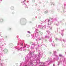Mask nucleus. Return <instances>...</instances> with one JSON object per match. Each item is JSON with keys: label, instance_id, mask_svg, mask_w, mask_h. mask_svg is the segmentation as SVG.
I'll return each mask as SVG.
<instances>
[{"label": "nucleus", "instance_id": "obj_7", "mask_svg": "<svg viewBox=\"0 0 66 66\" xmlns=\"http://www.w3.org/2000/svg\"><path fill=\"white\" fill-rule=\"evenodd\" d=\"M1 21H3V19H2L1 20Z\"/></svg>", "mask_w": 66, "mask_h": 66}, {"label": "nucleus", "instance_id": "obj_9", "mask_svg": "<svg viewBox=\"0 0 66 66\" xmlns=\"http://www.w3.org/2000/svg\"><path fill=\"white\" fill-rule=\"evenodd\" d=\"M5 38H7V36H6L5 37Z\"/></svg>", "mask_w": 66, "mask_h": 66}, {"label": "nucleus", "instance_id": "obj_3", "mask_svg": "<svg viewBox=\"0 0 66 66\" xmlns=\"http://www.w3.org/2000/svg\"><path fill=\"white\" fill-rule=\"evenodd\" d=\"M41 63L42 65H44L45 64V63L43 62H41Z\"/></svg>", "mask_w": 66, "mask_h": 66}, {"label": "nucleus", "instance_id": "obj_5", "mask_svg": "<svg viewBox=\"0 0 66 66\" xmlns=\"http://www.w3.org/2000/svg\"><path fill=\"white\" fill-rule=\"evenodd\" d=\"M59 56H60V57H61V56H62V55H59Z\"/></svg>", "mask_w": 66, "mask_h": 66}, {"label": "nucleus", "instance_id": "obj_1", "mask_svg": "<svg viewBox=\"0 0 66 66\" xmlns=\"http://www.w3.org/2000/svg\"><path fill=\"white\" fill-rule=\"evenodd\" d=\"M3 51H4V52H7L8 51V50H7V49L5 48L4 50Z\"/></svg>", "mask_w": 66, "mask_h": 66}, {"label": "nucleus", "instance_id": "obj_10", "mask_svg": "<svg viewBox=\"0 0 66 66\" xmlns=\"http://www.w3.org/2000/svg\"><path fill=\"white\" fill-rule=\"evenodd\" d=\"M25 66H27L26 65Z\"/></svg>", "mask_w": 66, "mask_h": 66}, {"label": "nucleus", "instance_id": "obj_8", "mask_svg": "<svg viewBox=\"0 0 66 66\" xmlns=\"http://www.w3.org/2000/svg\"><path fill=\"white\" fill-rule=\"evenodd\" d=\"M28 33H30V32L29 31H28Z\"/></svg>", "mask_w": 66, "mask_h": 66}, {"label": "nucleus", "instance_id": "obj_4", "mask_svg": "<svg viewBox=\"0 0 66 66\" xmlns=\"http://www.w3.org/2000/svg\"><path fill=\"white\" fill-rule=\"evenodd\" d=\"M11 9L12 10H14V7H12Z\"/></svg>", "mask_w": 66, "mask_h": 66}, {"label": "nucleus", "instance_id": "obj_6", "mask_svg": "<svg viewBox=\"0 0 66 66\" xmlns=\"http://www.w3.org/2000/svg\"><path fill=\"white\" fill-rule=\"evenodd\" d=\"M48 22H49V21H50V19L48 20Z\"/></svg>", "mask_w": 66, "mask_h": 66}, {"label": "nucleus", "instance_id": "obj_2", "mask_svg": "<svg viewBox=\"0 0 66 66\" xmlns=\"http://www.w3.org/2000/svg\"><path fill=\"white\" fill-rule=\"evenodd\" d=\"M48 11H46L44 13L45 14H47V13H48Z\"/></svg>", "mask_w": 66, "mask_h": 66}]
</instances>
